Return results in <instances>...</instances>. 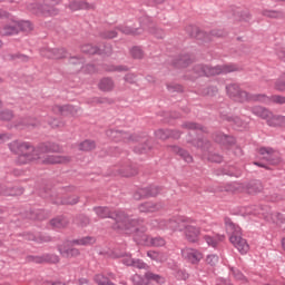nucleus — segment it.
<instances>
[{
    "label": "nucleus",
    "mask_w": 285,
    "mask_h": 285,
    "mask_svg": "<svg viewBox=\"0 0 285 285\" xmlns=\"http://www.w3.org/2000/svg\"><path fill=\"white\" fill-rule=\"evenodd\" d=\"M226 90H227V95H229L232 99H236L239 92L242 91V89H239V86L235 83L227 86Z\"/></svg>",
    "instance_id": "34"
},
{
    "label": "nucleus",
    "mask_w": 285,
    "mask_h": 285,
    "mask_svg": "<svg viewBox=\"0 0 285 285\" xmlns=\"http://www.w3.org/2000/svg\"><path fill=\"white\" fill-rule=\"evenodd\" d=\"M43 285H66V283H61L59 281H56V282H53V281H46L43 283Z\"/></svg>",
    "instance_id": "64"
},
{
    "label": "nucleus",
    "mask_w": 285,
    "mask_h": 285,
    "mask_svg": "<svg viewBox=\"0 0 285 285\" xmlns=\"http://www.w3.org/2000/svg\"><path fill=\"white\" fill-rule=\"evenodd\" d=\"M233 67L230 66H217V67H208L203 65H197L194 68L193 79H197V77H215V75H222L226 72H233Z\"/></svg>",
    "instance_id": "6"
},
{
    "label": "nucleus",
    "mask_w": 285,
    "mask_h": 285,
    "mask_svg": "<svg viewBox=\"0 0 285 285\" xmlns=\"http://www.w3.org/2000/svg\"><path fill=\"white\" fill-rule=\"evenodd\" d=\"M207 264H209V266H217V263L219 262V256L217 255H208L206 258Z\"/></svg>",
    "instance_id": "50"
},
{
    "label": "nucleus",
    "mask_w": 285,
    "mask_h": 285,
    "mask_svg": "<svg viewBox=\"0 0 285 285\" xmlns=\"http://www.w3.org/2000/svg\"><path fill=\"white\" fill-rule=\"evenodd\" d=\"M183 128H187V130H202V126L195 122H185L183 125Z\"/></svg>",
    "instance_id": "54"
},
{
    "label": "nucleus",
    "mask_w": 285,
    "mask_h": 285,
    "mask_svg": "<svg viewBox=\"0 0 285 285\" xmlns=\"http://www.w3.org/2000/svg\"><path fill=\"white\" fill-rule=\"evenodd\" d=\"M252 101H261L262 104H271V97L264 94L252 95Z\"/></svg>",
    "instance_id": "37"
},
{
    "label": "nucleus",
    "mask_w": 285,
    "mask_h": 285,
    "mask_svg": "<svg viewBox=\"0 0 285 285\" xmlns=\"http://www.w3.org/2000/svg\"><path fill=\"white\" fill-rule=\"evenodd\" d=\"M145 193L147 195V198L148 197H157V195H159V193H161V187L151 185L149 187H145Z\"/></svg>",
    "instance_id": "33"
},
{
    "label": "nucleus",
    "mask_w": 285,
    "mask_h": 285,
    "mask_svg": "<svg viewBox=\"0 0 285 285\" xmlns=\"http://www.w3.org/2000/svg\"><path fill=\"white\" fill-rule=\"evenodd\" d=\"M66 55L65 49H53V59H66Z\"/></svg>",
    "instance_id": "49"
},
{
    "label": "nucleus",
    "mask_w": 285,
    "mask_h": 285,
    "mask_svg": "<svg viewBox=\"0 0 285 285\" xmlns=\"http://www.w3.org/2000/svg\"><path fill=\"white\" fill-rule=\"evenodd\" d=\"M59 1L57 0H43L41 4H31L29 10L35 14H41L42 17H55L58 10L55 8Z\"/></svg>",
    "instance_id": "7"
},
{
    "label": "nucleus",
    "mask_w": 285,
    "mask_h": 285,
    "mask_svg": "<svg viewBox=\"0 0 285 285\" xmlns=\"http://www.w3.org/2000/svg\"><path fill=\"white\" fill-rule=\"evenodd\" d=\"M134 199L136 202H141V199H148L145 188H139L134 193Z\"/></svg>",
    "instance_id": "39"
},
{
    "label": "nucleus",
    "mask_w": 285,
    "mask_h": 285,
    "mask_svg": "<svg viewBox=\"0 0 285 285\" xmlns=\"http://www.w3.org/2000/svg\"><path fill=\"white\" fill-rule=\"evenodd\" d=\"M107 137H109V139L116 144H121V141L122 144H132V141H137V136L115 129L107 130Z\"/></svg>",
    "instance_id": "10"
},
{
    "label": "nucleus",
    "mask_w": 285,
    "mask_h": 285,
    "mask_svg": "<svg viewBox=\"0 0 285 285\" xmlns=\"http://www.w3.org/2000/svg\"><path fill=\"white\" fill-rule=\"evenodd\" d=\"M181 255H183L184 259H186L190 264H199V262H202V259L204 257V255H202V253H199V250L193 249V248L183 249Z\"/></svg>",
    "instance_id": "15"
},
{
    "label": "nucleus",
    "mask_w": 285,
    "mask_h": 285,
    "mask_svg": "<svg viewBox=\"0 0 285 285\" xmlns=\"http://www.w3.org/2000/svg\"><path fill=\"white\" fill-rule=\"evenodd\" d=\"M60 190L63 191V193H75V190H77V187H75L72 185H69V186H66V187H61Z\"/></svg>",
    "instance_id": "59"
},
{
    "label": "nucleus",
    "mask_w": 285,
    "mask_h": 285,
    "mask_svg": "<svg viewBox=\"0 0 285 285\" xmlns=\"http://www.w3.org/2000/svg\"><path fill=\"white\" fill-rule=\"evenodd\" d=\"M98 88L102 92H110L115 89V81L110 78H102L98 83Z\"/></svg>",
    "instance_id": "22"
},
{
    "label": "nucleus",
    "mask_w": 285,
    "mask_h": 285,
    "mask_svg": "<svg viewBox=\"0 0 285 285\" xmlns=\"http://www.w3.org/2000/svg\"><path fill=\"white\" fill-rule=\"evenodd\" d=\"M269 104H278V106H284L285 96L274 95L269 97Z\"/></svg>",
    "instance_id": "43"
},
{
    "label": "nucleus",
    "mask_w": 285,
    "mask_h": 285,
    "mask_svg": "<svg viewBox=\"0 0 285 285\" xmlns=\"http://www.w3.org/2000/svg\"><path fill=\"white\" fill-rule=\"evenodd\" d=\"M173 153H176L179 155L187 164H193V156L188 154V151L177 147V146H171L169 147Z\"/></svg>",
    "instance_id": "24"
},
{
    "label": "nucleus",
    "mask_w": 285,
    "mask_h": 285,
    "mask_svg": "<svg viewBox=\"0 0 285 285\" xmlns=\"http://www.w3.org/2000/svg\"><path fill=\"white\" fill-rule=\"evenodd\" d=\"M97 148V144L94 140H85L78 145V149L82 153H90V150H95Z\"/></svg>",
    "instance_id": "28"
},
{
    "label": "nucleus",
    "mask_w": 285,
    "mask_h": 285,
    "mask_svg": "<svg viewBox=\"0 0 285 285\" xmlns=\"http://www.w3.org/2000/svg\"><path fill=\"white\" fill-rule=\"evenodd\" d=\"M252 112L256 117L265 119L267 126H271V128H285V116L275 115L273 111L259 106L253 107Z\"/></svg>",
    "instance_id": "5"
},
{
    "label": "nucleus",
    "mask_w": 285,
    "mask_h": 285,
    "mask_svg": "<svg viewBox=\"0 0 285 285\" xmlns=\"http://www.w3.org/2000/svg\"><path fill=\"white\" fill-rule=\"evenodd\" d=\"M276 90H279V92H284L285 90V73H283L278 80L275 83Z\"/></svg>",
    "instance_id": "44"
},
{
    "label": "nucleus",
    "mask_w": 285,
    "mask_h": 285,
    "mask_svg": "<svg viewBox=\"0 0 285 285\" xmlns=\"http://www.w3.org/2000/svg\"><path fill=\"white\" fill-rule=\"evenodd\" d=\"M72 161V156L68 155H41L40 163L43 166H55L57 164H70Z\"/></svg>",
    "instance_id": "11"
},
{
    "label": "nucleus",
    "mask_w": 285,
    "mask_h": 285,
    "mask_svg": "<svg viewBox=\"0 0 285 285\" xmlns=\"http://www.w3.org/2000/svg\"><path fill=\"white\" fill-rule=\"evenodd\" d=\"M147 257H149V259H153V262H159L160 264L168 259L166 257V254L157 250H148Z\"/></svg>",
    "instance_id": "26"
},
{
    "label": "nucleus",
    "mask_w": 285,
    "mask_h": 285,
    "mask_svg": "<svg viewBox=\"0 0 285 285\" xmlns=\"http://www.w3.org/2000/svg\"><path fill=\"white\" fill-rule=\"evenodd\" d=\"M70 250H72V247H68L67 244L58 245V253H60L61 257L70 258Z\"/></svg>",
    "instance_id": "36"
},
{
    "label": "nucleus",
    "mask_w": 285,
    "mask_h": 285,
    "mask_svg": "<svg viewBox=\"0 0 285 285\" xmlns=\"http://www.w3.org/2000/svg\"><path fill=\"white\" fill-rule=\"evenodd\" d=\"M27 217L28 219L43 222V219H48L50 217V213L45 209H29L27 210Z\"/></svg>",
    "instance_id": "18"
},
{
    "label": "nucleus",
    "mask_w": 285,
    "mask_h": 285,
    "mask_svg": "<svg viewBox=\"0 0 285 285\" xmlns=\"http://www.w3.org/2000/svg\"><path fill=\"white\" fill-rule=\"evenodd\" d=\"M70 246H92L95 244V237L86 236L69 242Z\"/></svg>",
    "instance_id": "23"
},
{
    "label": "nucleus",
    "mask_w": 285,
    "mask_h": 285,
    "mask_svg": "<svg viewBox=\"0 0 285 285\" xmlns=\"http://www.w3.org/2000/svg\"><path fill=\"white\" fill-rule=\"evenodd\" d=\"M230 271H232V275L235 277V279H238V281L244 279V274L239 269L232 267Z\"/></svg>",
    "instance_id": "56"
},
{
    "label": "nucleus",
    "mask_w": 285,
    "mask_h": 285,
    "mask_svg": "<svg viewBox=\"0 0 285 285\" xmlns=\"http://www.w3.org/2000/svg\"><path fill=\"white\" fill-rule=\"evenodd\" d=\"M9 149L11 153H16L17 164L19 166H26V164H40L41 155L48 153V147L46 145L35 146L28 141L13 140L9 144Z\"/></svg>",
    "instance_id": "1"
},
{
    "label": "nucleus",
    "mask_w": 285,
    "mask_h": 285,
    "mask_svg": "<svg viewBox=\"0 0 285 285\" xmlns=\"http://www.w3.org/2000/svg\"><path fill=\"white\" fill-rule=\"evenodd\" d=\"M156 137L157 139H168V137H170V130L166 129H159L156 131Z\"/></svg>",
    "instance_id": "48"
},
{
    "label": "nucleus",
    "mask_w": 285,
    "mask_h": 285,
    "mask_svg": "<svg viewBox=\"0 0 285 285\" xmlns=\"http://www.w3.org/2000/svg\"><path fill=\"white\" fill-rule=\"evenodd\" d=\"M186 224H190V218H184V217H178V218H169V230L174 232H179L184 233V226Z\"/></svg>",
    "instance_id": "17"
},
{
    "label": "nucleus",
    "mask_w": 285,
    "mask_h": 285,
    "mask_svg": "<svg viewBox=\"0 0 285 285\" xmlns=\"http://www.w3.org/2000/svg\"><path fill=\"white\" fill-rule=\"evenodd\" d=\"M225 228L226 233L230 235L229 242L237 248L240 255H246L250 247L248 246V242L242 238V227L233 223V220L228 217H225Z\"/></svg>",
    "instance_id": "3"
},
{
    "label": "nucleus",
    "mask_w": 285,
    "mask_h": 285,
    "mask_svg": "<svg viewBox=\"0 0 285 285\" xmlns=\"http://www.w3.org/2000/svg\"><path fill=\"white\" fill-rule=\"evenodd\" d=\"M118 30L121 31L122 35H134V36L142 35L144 32V28H130L126 26L119 27Z\"/></svg>",
    "instance_id": "32"
},
{
    "label": "nucleus",
    "mask_w": 285,
    "mask_h": 285,
    "mask_svg": "<svg viewBox=\"0 0 285 285\" xmlns=\"http://www.w3.org/2000/svg\"><path fill=\"white\" fill-rule=\"evenodd\" d=\"M70 255L71 257H79L81 255V252H79L78 248L71 247Z\"/></svg>",
    "instance_id": "61"
},
{
    "label": "nucleus",
    "mask_w": 285,
    "mask_h": 285,
    "mask_svg": "<svg viewBox=\"0 0 285 285\" xmlns=\"http://www.w3.org/2000/svg\"><path fill=\"white\" fill-rule=\"evenodd\" d=\"M145 242L149 244V246H154L156 248H159L161 246H166V238L161 236L150 237V236H144Z\"/></svg>",
    "instance_id": "21"
},
{
    "label": "nucleus",
    "mask_w": 285,
    "mask_h": 285,
    "mask_svg": "<svg viewBox=\"0 0 285 285\" xmlns=\"http://www.w3.org/2000/svg\"><path fill=\"white\" fill-rule=\"evenodd\" d=\"M105 37H106V39H115V37H117V31L116 30L108 31L105 35Z\"/></svg>",
    "instance_id": "62"
},
{
    "label": "nucleus",
    "mask_w": 285,
    "mask_h": 285,
    "mask_svg": "<svg viewBox=\"0 0 285 285\" xmlns=\"http://www.w3.org/2000/svg\"><path fill=\"white\" fill-rule=\"evenodd\" d=\"M224 239H226V236L224 235H217L215 237L205 236V242L208 244V246H212L213 248H217L219 242H224Z\"/></svg>",
    "instance_id": "29"
},
{
    "label": "nucleus",
    "mask_w": 285,
    "mask_h": 285,
    "mask_svg": "<svg viewBox=\"0 0 285 285\" xmlns=\"http://www.w3.org/2000/svg\"><path fill=\"white\" fill-rule=\"evenodd\" d=\"M169 92H183L184 91V87H181V85H168L167 86Z\"/></svg>",
    "instance_id": "55"
},
{
    "label": "nucleus",
    "mask_w": 285,
    "mask_h": 285,
    "mask_svg": "<svg viewBox=\"0 0 285 285\" xmlns=\"http://www.w3.org/2000/svg\"><path fill=\"white\" fill-rule=\"evenodd\" d=\"M14 117V114L10 110H4L0 112V119L1 121H10Z\"/></svg>",
    "instance_id": "46"
},
{
    "label": "nucleus",
    "mask_w": 285,
    "mask_h": 285,
    "mask_svg": "<svg viewBox=\"0 0 285 285\" xmlns=\"http://www.w3.org/2000/svg\"><path fill=\"white\" fill-rule=\"evenodd\" d=\"M223 159L220 155H212L209 157V161H214L215 164H222Z\"/></svg>",
    "instance_id": "58"
},
{
    "label": "nucleus",
    "mask_w": 285,
    "mask_h": 285,
    "mask_svg": "<svg viewBox=\"0 0 285 285\" xmlns=\"http://www.w3.org/2000/svg\"><path fill=\"white\" fill-rule=\"evenodd\" d=\"M130 55L132 59H144V50L140 47H132L130 49Z\"/></svg>",
    "instance_id": "41"
},
{
    "label": "nucleus",
    "mask_w": 285,
    "mask_h": 285,
    "mask_svg": "<svg viewBox=\"0 0 285 285\" xmlns=\"http://www.w3.org/2000/svg\"><path fill=\"white\" fill-rule=\"evenodd\" d=\"M49 242H52V237L43 234H39L36 236V243L37 244H48Z\"/></svg>",
    "instance_id": "45"
},
{
    "label": "nucleus",
    "mask_w": 285,
    "mask_h": 285,
    "mask_svg": "<svg viewBox=\"0 0 285 285\" xmlns=\"http://www.w3.org/2000/svg\"><path fill=\"white\" fill-rule=\"evenodd\" d=\"M51 204L56 206H76L79 204V196H67L65 198H59L58 194H53L50 196Z\"/></svg>",
    "instance_id": "14"
},
{
    "label": "nucleus",
    "mask_w": 285,
    "mask_h": 285,
    "mask_svg": "<svg viewBox=\"0 0 285 285\" xmlns=\"http://www.w3.org/2000/svg\"><path fill=\"white\" fill-rule=\"evenodd\" d=\"M10 135L8 134H0V144H4V141H9Z\"/></svg>",
    "instance_id": "63"
},
{
    "label": "nucleus",
    "mask_w": 285,
    "mask_h": 285,
    "mask_svg": "<svg viewBox=\"0 0 285 285\" xmlns=\"http://www.w3.org/2000/svg\"><path fill=\"white\" fill-rule=\"evenodd\" d=\"M216 141H219L220 144H235V139L226 135L220 136V138H217Z\"/></svg>",
    "instance_id": "52"
},
{
    "label": "nucleus",
    "mask_w": 285,
    "mask_h": 285,
    "mask_svg": "<svg viewBox=\"0 0 285 285\" xmlns=\"http://www.w3.org/2000/svg\"><path fill=\"white\" fill-rule=\"evenodd\" d=\"M23 187H6L3 191L4 197H19L23 194Z\"/></svg>",
    "instance_id": "27"
},
{
    "label": "nucleus",
    "mask_w": 285,
    "mask_h": 285,
    "mask_svg": "<svg viewBox=\"0 0 285 285\" xmlns=\"http://www.w3.org/2000/svg\"><path fill=\"white\" fill-rule=\"evenodd\" d=\"M82 52H87L88 55H97L99 49L92 45H86L82 47Z\"/></svg>",
    "instance_id": "47"
},
{
    "label": "nucleus",
    "mask_w": 285,
    "mask_h": 285,
    "mask_svg": "<svg viewBox=\"0 0 285 285\" xmlns=\"http://www.w3.org/2000/svg\"><path fill=\"white\" fill-rule=\"evenodd\" d=\"M131 282L134 285H154L150 282H156V284H166V278L159 274L146 272L145 278H142L139 274H135L131 276Z\"/></svg>",
    "instance_id": "8"
},
{
    "label": "nucleus",
    "mask_w": 285,
    "mask_h": 285,
    "mask_svg": "<svg viewBox=\"0 0 285 285\" xmlns=\"http://www.w3.org/2000/svg\"><path fill=\"white\" fill-rule=\"evenodd\" d=\"M94 212L100 219H114V230H130L144 224V220L131 218L122 210L112 212L108 207H94Z\"/></svg>",
    "instance_id": "2"
},
{
    "label": "nucleus",
    "mask_w": 285,
    "mask_h": 285,
    "mask_svg": "<svg viewBox=\"0 0 285 285\" xmlns=\"http://www.w3.org/2000/svg\"><path fill=\"white\" fill-rule=\"evenodd\" d=\"M131 266L134 268H138L139 271H148L150 266L148 264L144 263L141 259H134Z\"/></svg>",
    "instance_id": "38"
},
{
    "label": "nucleus",
    "mask_w": 285,
    "mask_h": 285,
    "mask_svg": "<svg viewBox=\"0 0 285 285\" xmlns=\"http://www.w3.org/2000/svg\"><path fill=\"white\" fill-rule=\"evenodd\" d=\"M263 16L268 17L269 19H282L283 17L281 11H274V10H264Z\"/></svg>",
    "instance_id": "40"
},
{
    "label": "nucleus",
    "mask_w": 285,
    "mask_h": 285,
    "mask_svg": "<svg viewBox=\"0 0 285 285\" xmlns=\"http://www.w3.org/2000/svg\"><path fill=\"white\" fill-rule=\"evenodd\" d=\"M258 154L262 159H265V161H268L272 166L282 164V155L278 150L273 149L272 147H261Z\"/></svg>",
    "instance_id": "9"
},
{
    "label": "nucleus",
    "mask_w": 285,
    "mask_h": 285,
    "mask_svg": "<svg viewBox=\"0 0 285 285\" xmlns=\"http://www.w3.org/2000/svg\"><path fill=\"white\" fill-rule=\"evenodd\" d=\"M53 112H57L58 115H62L63 117H68V115H71V117H76L77 108H75L72 106L56 105L53 107Z\"/></svg>",
    "instance_id": "19"
},
{
    "label": "nucleus",
    "mask_w": 285,
    "mask_h": 285,
    "mask_svg": "<svg viewBox=\"0 0 285 285\" xmlns=\"http://www.w3.org/2000/svg\"><path fill=\"white\" fill-rule=\"evenodd\" d=\"M272 219L275 224H284V215L282 213L272 214Z\"/></svg>",
    "instance_id": "51"
},
{
    "label": "nucleus",
    "mask_w": 285,
    "mask_h": 285,
    "mask_svg": "<svg viewBox=\"0 0 285 285\" xmlns=\"http://www.w3.org/2000/svg\"><path fill=\"white\" fill-rule=\"evenodd\" d=\"M164 208V203H153V202H145L138 205L139 213H159Z\"/></svg>",
    "instance_id": "16"
},
{
    "label": "nucleus",
    "mask_w": 285,
    "mask_h": 285,
    "mask_svg": "<svg viewBox=\"0 0 285 285\" xmlns=\"http://www.w3.org/2000/svg\"><path fill=\"white\" fill-rule=\"evenodd\" d=\"M114 257L116 258H121L122 259V264H125V266H132V262H135V258H132V256H130V254L127 253H114Z\"/></svg>",
    "instance_id": "30"
},
{
    "label": "nucleus",
    "mask_w": 285,
    "mask_h": 285,
    "mask_svg": "<svg viewBox=\"0 0 285 285\" xmlns=\"http://www.w3.org/2000/svg\"><path fill=\"white\" fill-rule=\"evenodd\" d=\"M28 262L35 264H59L61 261L57 254H42L41 256H28Z\"/></svg>",
    "instance_id": "13"
},
{
    "label": "nucleus",
    "mask_w": 285,
    "mask_h": 285,
    "mask_svg": "<svg viewBox=\"0 0 285 285\" xmlns=\"http://www.w3.org/2000/svg\"><path fill=\"white\" fill-rule=\"evenodd\" d=\"M78 224L82 227H86V226H88V224H90V218H88V216H86V215H79Z\"/></svg>",
    "instance_id": "53"
},
{
    "label": "nucleus",
    "mask_w": 285,
    "mask_h": 285,
    "mask_svg": "<svg viewBox=\"0 0 285 285\" xmlns=\"http://www.w3.org/2000/svg\"><path fill=\"white\" fill-rule=\"evenodd\" d=\"M183 232H184L185 238L190 244H196V242H199L202 229L197 226H194L191 219H189V223H185Z\"/></svg>",
    "instance_id": "12"
},
{
    "label": "nucleus",
    "mask_w": 285,
    "mask_h": 285,
    "mask_svg": "<svg viewBox=\"0 0 285 285\" xmlns=\"http://www.w3.org/2000/svg\"><path fill=\"white\" fill-rule=\"evenodd\" d=\"M19 22V32H32V23L30 21H18Z\"/></svg>",
    "instance_id": "42"
},
{
    "label": "nucleus",
    "mask_w": 285,
    "mask_h": 285,
    "mask_svg": "<svg viewBox=\"0 0 285 285\" xmlns=\"http://www.w3.org/2000/svg\"><path fill=\"white\" fill-rule=\"evenodd\" d=\"M13 59H16L18 61H23V62L30 60V58L28 56H26V55H16Z\"/></svg>",
    "instance_id": "60"
},
{
    "label": "nucleus",
    "mask_w": 285,
    "mask_h": 285,
    "mask_svg": "<svg viewBox=\"0 0 285 285\" xmlns=\"http://www.w3.org/2000/svg\"><path fill=\"white\" fill-rule=\"evenodd\" d=\"M52 228H68L70 219L66 216H57L50 220Z\"/></svg>",
    "instance_id": "20"
},
{
    "label": "nucleus",
    "mask_w": 285,
    "mask_h": 285,
    "mask_svg": "<svg viewBox=\"0 0 285 285\" xmlns=\"http://www.w3.org/2000/svg\"><path fill=\"white\" fill-rule=\"evenodd\" d=\"M151 225L160 228V230H170V219H154L151 220Z\"/></svg>",
    "instance_id": "31"
},
{
    "label": "nucleus",
    "mask_w": 285,
    "mask_h": 285,
    "mask_svg": "<svg viewBox=\"0 0 285 285\" xmlns=\"http://www.w3.org/2000/svg\"><path fill=\"white\" fill-rule=\"evenodd\" d=\"M43 57H47V59H55V49H47L42 52Z\"/></svg>",
    "instance_id": "57"
},
{
    "label": "nucleus",
    "mask_w": 285,
    "mask_h": 285,
    "mask_svg": "<svg viewBox=\"0 0 285 285\" xmlns=\"http://www.w3.org/2000/svg\"><path fill=\"white\" fill-rule=\"evenodd\" d=\"M236 101H240V104H244L246 101H253V95L248 94L245 90H240L239 94L236 96Z\"/></svg>",
    "instance_id": "35"
},
{
    "label": "nucleus",
    "mask_w": 285,
    "mask_h": 285,
    "mask_svg": "<svg viewBox=\"0 0 285 285\" xmlns=\"http://www.w3.org/2000/svg\"><path fill=\"white\" fill-rule=\"evenodd\" d=\"M264 187L259 180H249L247 183L234 181L220 188V193H247L248 195H257L262 193Z\"/></svg>",
    "instance_id": "4"
},
{
    "label": "nucleus",
    "mask_w": 285,
    "mask_h": 285,
    "mask_svg": "<svg viewBox=\"0 0 285 285\" xmlns=\"http://www.w3.org/2000/svg\"><path fill=\"white\" fill-rule=\"evenodd\" d=\"M3 35H19V21L12 20L9 24H7L3 30Z\"/></svg>",
    "instance_id": "25"
}]
</instances>
